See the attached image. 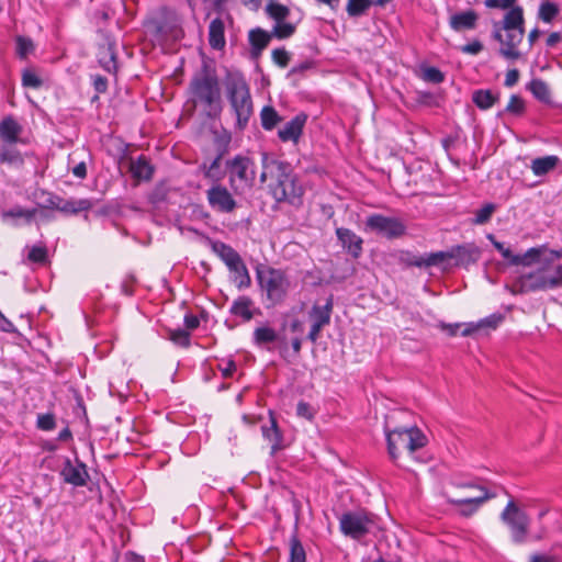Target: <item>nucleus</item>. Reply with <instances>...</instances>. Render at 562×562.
Listing matches in <instances>:
<instances>
[{"label":"nucleus","mask_w":562,"mask_h":562,"mask_svg":"<svg viewBox=\"0 0 562 562\" xmlns=\"http://www.w3.org/2000/svg\"><path fill=\"white\" fill-rule=\"evenodd\" d=\"M189 90L198 102L210 109L209 116L215 117L222 112L221 87L215 68L204 63L192 77Z\"/></svg>","instance_id":"1"},{"label":"nucleus","mask_w":562,"mask_h":562,"mask_svg":"<svg viewBox=\"0 0 562 562\" xmlns=\"http://www.w3.org/2000/svg\"><path fill=\"white\" fill-rule=\"evenodd\" d=\"M224 85L227 100L236 115V128L244 131L254 113L249 85L240 72L227 74Z\"/></svg>","instance_id":"2"},{"label":"nucleus","mask_w":562,"mask_h":562,"mask_svg":"<svg viewBox=\"0 0 562 562\" xmlns=\"http://www.w3.org/2000/svg\"><path fill=\"white\" fill-rule=\"evenodd\" d=\"M387 453L394 463H397L401 450H407L412 458L414 453L427 445V437L416 426L395 427L391 429L386 424L384 427Z\"/></svg>","instance_id":"3"},{"label":"nucleus","mask_w":562,"mask_h":562,"mask_svg":"<svg viewBox=\"0 0 562 562\" xmlns=\"http://www.w3.org/2000/svg\"><path fill=\"white\" fill-rule=\"evenodd\" d=\"M256 279L260 290L266 293L269 302L267 307L276 306L284 301L290 281L283 270L259 265L256 268Z\"/></svg>","instance_id":"4"},{"label":"nucleus","mask_w":562,"mask_h":562,"mask_svg":"<svg viewBox=\"0 0 562 562\" xmlns=\"http://www.w3.org/2000/svg\"><path fill=\"white\" fill-rule=\"evenodd\" d=\"M375 515L364 509L348 510L339 517L341 533L353 540H361L375 527Z\"/></svg>","instance_id":"5"},{"label":"nucleus","mask_w":562,"mask_h":562,"mask_svg":"<svg viewBox=\"0 0 562 562\" xmlns=\"http://www.w3.org/2000/svg\"><path fill=\"white\" fill-rule=\"evenodd\" d=\"M180 25V18L177 11L168 5L159 7L149 18L144 22V26L148 32L160 38L172 34Z\"/></svg>","instance_id":"6"},{"label":"nucleus","mask_w":562,"mask_h":562,"mask_svg":"<svg viewBox=\"0 0 562 562\" xmlns=\"http://www.w3.org/2000/svg\"><path fill=\"white\" fill-rule=\"evenodd\" d=\"M501 520L509 528L514 543L521 544L526 542L530 519L513 499L507 503L501 513Z\"/></svg>","instance_id":"7"},{"label":"nucleus","mask_w":562,"mask_h":562,"mask_svg":"<svg viewBox=\"0 0 562 562\" xmlns=\"http://www.w3.org/2000/svg\"><path fill=\"white\" fill-rule=\"evenodd\" d=\"M366 232L373 233L389 240L401 238L406 234V225L398 217L371 214L364 222Z\"/></svg>","instance_id":"8"},{"label":"nucleus","mask_w":562,"mask_h":562,"mask_svg":"<svg viewBox=\"0 0 562 562\" xmlns=\"http://www.w3.org/2000/svg\"><path fill=\"white\" fill-rule=\"evenodd\" d=\"M269 193L277 204L288 203L294 209L303 205L304 188L299 183L297 176L286 180L281 186H268Z\"/></svg>","instance_id":"9"},{"label":"nucleus","mask_w":562,"mask_h":562,"mask_svg":"<svg viewBox=\"0 0 562 562\" xmlns=\"http://www.w3.org/2000/svg\"><path fill=\"white\" fill-rule=\"evenodd\" d=\"M516 285L519 288L520 293H528L557 289L559 288V282L555 279H549V274L542 266L533 272L521 274Z\"/></svg>","instance_id":"10"},{"label":"nucleus","mask_w":562,"mask_h":562,"mask_svg":"<svg viewBox=\"0 0 562 562\" xmlns=\"http://www.w3.org/2000/svg\"><path fill=\"white\" fill-rule=\"evenodd\" d=\"M206 200L210 207L217 213L229 214L238 206L229 190L220 182L206 190Z\"/></svg>","instance_id":"11"},{"label":"nucleus","mask_w":562,"mask_h":562,"mask_svg":"<svg viewBox=\"0 0 562 562\" xmlns=\"http://www.w3.org/2000/svg\"><path fill=\"white\" fill-rule=\"evenodd\" d=\"M487 239L508 262L509 266H530L538 261L541 256V248L532 247L525 254L514 255L510 248L505 247L504 243L498 241L493 234L487 235Z\"/></svg>","instance_id":"12"},{"label":"nucleus","mask_w":562,"mask_h":562,"mask_svg":"<svg viewBox=\"0 0 562 562\" xmlns=\"http://www.w3.org/2000/svg\"><path fill=\"white\" fill-rule=\"evenodd\" d=\"M225 166L231 175V184H233L234 177H236L241 182L252 186L256 177L255 170L252 169L255 164L249 157L236 155L234 158L226 160Z\"/></svg>","instance_id":"13"},{"label":"nucleus","mask_w":562,"mask_h":562,"mask_svg":"<svg viewBox=\"0 0 562 562\" xmlns=\"http://www.w3.org/2000/svg\"><path fill=\"white\" fill-rule=\"evenodd\" d=\"M59 475L65 483L76 487L86 486L90 479L86 463L78 458H76V464L69 458H65Z\"/></svg>","instance_id":"14"},{"label":"nucleus","mask_w":562,"mask_h":562,"mask_svg":"<svg viewBox=\"0 0 562 562\" xmlns=\"http://www.w3.org/2000/svg\"><path fill=\"white\" fill-rule=\"evenodd\" d=\"M497 496L496 493L484 491V494L474 497L468 498H452L447 496V503L459 506V515L462 517H471L474 515L479 508L488 499L495 498Z\"/></svg>","instance_id":"15"},{"label":"nucleus","mask_w":562,"mask_h":562,"mask_svg":"<svg viewBox=\"0 0 562 562\" xmlns=\"http://www.w3.org/2000/svg\"><path fill=\"white\" fill-rule=\"evenodd\" d=\"M453 266L468 268L479 261L481 249L473 243H465L451 247Z\"/></svg>","instance_id":"16"},{"label":"nucleus","mask_w":562,"mask_h":562,"mask_svg":"<svg viewBox=\"0 0 562 562\" xmlns=\"http://www.w3.org/2000/svg\"><path fill=\"white\" fill-rule=\"evenodd\" d=\"M505 32V46L499 47L498 54L508 60H517L521 58V53L518 50V46L524 40L525 27L510 29Z\"/></svg>","instance_id":"17"},{"label":"nucleus","mask_w":562,"mask_h":562,"mask_svg":"<svg viewBox=\"0 0 562 562\" xmlns=\"http://www.w3.org/2000/svg\"><path fill=\"white\" fill-rule=\"evenodd\" d=\"M307 119L308 116L304 112L296 114L278 131V137L284 143L293 142L297 144L303 134Z\"/></svg>","instance_id":"18"},{"label":"nucleus","mask_w":562,"mask_h":562,"mask_svg":"<svg viewBox=\"0 0 562 562\" xmlns=\"http://www.w3.org/2000/svg\"><path fill=\"white\" fill-rule=\"evenodd\" d=\"M336 236L342 248L355 259H358L363 251V239L349 228H336Z\"/></svg>","instance_id":"19"},{"label":"nucleus","mask_w":562,"mask_h":562,"mask_svg":"<svg viewBox=\"0 0 562 562\" xmlns=\"http://www.w3.org/2000/svg\"><path fill=\"white\" fill-rule=\"evenodd\" d=\"M536 262H542L549 279H555L559 282V288H562V256L555 251H547L541 248L540 259Z\"/></svg>","instance_id":"20"},{"label":"nucleus","mask_w":562,"mask_h":562,"mask_svg":"<svg viewBox=\"0 0 562 562\" xmlns=\"http://www.w3.org/2000/svg\"><path fill=\"white\" fill-rule=\"evenodd\" d=\"M272 36L269 32L261 27H256L249 31L248 41L250 44L251 59H258L262 52L268 47Z\"/></svg>","instance_id":"21"},{"label":"nucleus","mask_w":562,"mask_h":562,"mask_svg":"<svg viewBox=\"0 0 562 562\" xmlns=\"http://www.w3.org/2000/svg\"><path fill=\"white\" fill-rule=\"evenodd\" d=\"M505 319V316L502 313H493L476 323H467L464 324V329L461 331V336L468 337L472 336L481 329H496L501 323Z\"/></svg>","instance_id":"22"},{"label":"nucleus","mask_w":562,"mask_h":562,"mask_svg":"<svg viewBox=\"0 0 562 562\" xmlns=\"http://www.w3.org/2000/svg\"><path fill=\"white\" fill-rule=\"evenodd\" d=\"M252 339H254V344L259 347L280 340L281 341L280 353L282 355L284 351L288 350V344L285 341V337H280L277 334V331L269 326L257 327L254 330Z\"/></svg>","instance_id":"23"},{"label":"nucleus","mask_w":562,"mask_h":562,"mask_svg":"<svg viewBox=\"0 0 562 562\" xmlns=\"http://www.w3.org/2000/svg\"><path fill=\"white\" fill-rule=\"evenodd\" d=\"M22 125L12 116L7 115L0 122V139L3 144L18 143Z\"/></svg>","instance_id":"24"},{"label":"nucleus","mask_w":562,"mask_h":562,"mask_svg":"<svg viewBox=\"0 0 562 562\" xmlns=\"http://www.w3.org/2000/svg\"><path fill=\"white\" fill-rule=\"evenodd\" d=\"M477 20L479 14L474 10H467L452 14L449 20V25L456 32L474 30L476 27Z\"/></svg>","instance_id":"25"},{"label":"nucleus","mask_w":562,"mask_h":562,"mask_svg":"<svg viewBox=\"0 0 562 562\" xmlns=\"http://www.w3.org/2000/svg\"><path fill=\"white\" fill-rule=\"evenodd\" d=\"M334 308V295L330 294L326 299L324 305L314 304L308 313L314 324L325 327L330 324L331 313Z\"/></svg>","instance_id":"26"},{"label":"nucleus","mask_w":562,"mask_h":562,"mask_svg":"<svg viewBox=\"0 0 562 562\" xmlns=\"http://www.w3.org/2000/svg\"><path fill=\"white\" fill-rule=\"evenodd\" d=\"M209 240L212 250L224 261L228 269L243 261L240 255L232 246L218 240Z\"/></svg>","instance_id":"27"},{"label":"nucleus","mask_w":562,"mask_h":562,"mask_svg":"<svg viewBox=\"0 0 562 562\" xmlns=\"http://www.w3.org/2000/svg\"><path fill=\"white\" fill-rule=\"evenodd\" d=\"M209 44L213 49L221 50L225 47V25L221 18H215L209 25Z\"/></svg>","instance_id":"28"},{"label":"nucleus","mask_w":562,"mask_h":562,"mask_svg":"<svg viewBox=\"0 0 562 562\" xmlns=\"http://www.w3.org/2000/svg\"><path fill=\"white\" fill-rule=\"evenodd\" d=\"M16 143L0 145V164L8 165L13 168H21L24 165V157L15 147Z\"/></svg>","instance_id":"29"},{"label":"nucleus","mask_w":562,"mask_h":562,"mask_svg":"<svg viewBox=\"0 0 562 562\" xmlns=\"http://www.w3.org/2000/svg\"><path fill=\"white\" fill-rule=\"evenodd\" d=\"M130 170L135 179L142 181H149L155 172L154 166L145 155H140L135 161H132Z\"/></svg>","instance_id":"30"},{"label":"nucleus","mask_w":562,"mask_h":562,"mask_svg":"<svg viewBox=\"0 0 562 562\" xmlns=\"http://www.w3.org/2000/svg\"><path fill=\"white\" fill-rule=\"evenodd\" d=\"M272 166V182L269 186H281L289 179L296 177L290 162L284 160L273 159Z\"/></svg>","instance_id":"31"},{"label":"nucleus","mask_w":562,"mask_h":562,"mask_svg":"<svg viewBox=\"0 0 562 562\" xmlns=\"http://www.w3.org/2000/svg\"><path fill=\"white\" fill-rule=\"evenodd\" d=\"M498 23L502 25L504 31L525 27L524 8L521 5L513 7L505 13L503 20L498 21Z\"/></svg>","instance_id":"32"},{"label":"nucleus","mask_w":562,"mask_h":562,"mask_svg":"<svg viewBox=\"0 0 562 562\" xmlns=\"http://www.w3.org/2000/svg\"><path fill=\"white\" fill-rule=\"evenodd\" d=\"M262 435L271 445V454L282 449V432L279 429L277 419L270 414V426H262Z\"/></svg>","instance_id":"33"},{"label":"nucleus","mask_w":562,"mask_h":562,"mask_svg":"<svg viewBox=\"0 0 562 562\" xmlns=\"http://www.w3.org/2000/svg\"><path fill=\"white\" fill-rule=\"evenodd\" d=\"M252 304L254 302L249 296H239L233 302L229 313L241 317L245 322H249L254 317V313L250 310Z\"/></svg>","instance_id":"34"},{"label":"nucleus","mask_w":562,"mask_h":562,"mask_svg":"<svg viewBox=\"0 0 562 562\" xmlns=\"http://www.w3.org/2000/svg\"><path fill=\"white\" fill-rule=\"evenodd\" d=\"M233 273L232 281L238 290L248 289L251 285V278L244 261L228 269Z\"/></svg>","instance_id":"35"},{"label":"nucleus","mask_w":562,"mask_h":562,"mask_svg":"<svg viewBox=\"0 0 562 562\" xmlns=\"http://www.w3.org/2000/svg\"><path fill=\"white\" fill-rule=\"evenodd\" d=\"M424 268L442 267L446 268L452 260L451 248L446 251H436L423 255Z\"/></svg>","instance_id":"36"},{"label":"nucleus","mask_w":562,"mask_h":562,"mask_svg":"<svg viewBox=\"0 0 562 562\" xmlns=\"http://www.w3.org/2000/svg\"><path fill=\"white\" fill-rule=\"evenodd\" d=\"M222 159L214 157V159L206 164L205 161L200 165L205 179L213 181L214 183L220 182L225 177V170L221 168Z\"/></svg>","instance_id":"37"},{"label":"nucleus","mask_w":562,"mask_h":562,"mask_svg":"<svg viewBox=\"0 0 562 562\" xmlns=\"http://www.w3.org/2000/svg\"><path fill=\"white\" fill-rule=\"evenodd\" d=\"M261 126L265 131H272L283 121V117L271 105H265L260 111Z\"/></svg>","instance_id":"38"},{"label":"nucleus","mask_w":562,"mask_h":562,"mask_svg":"<svg viewBox=\"0 0 562 562\" xmlns=\"http://www.w3.org/2000/svg\"><path fill=\"white\" fill-rule=\"evenodd\" d=\"M560 159L558 156H544L532 160L531 170L536 176H544L557 167Z\"/></svg>","instance_id":"39"},{"label":"nucleus","mask_w":562,"mask_h":562,"mask_svg":"<svg viewBox=\"0 0 562 562\" xmlns=\"http://www.w3.org/2000/svg\"><path fill=\"white\" fill-rule=\"evenodd\" d=\"M92 207V203L90 200L81 199V200H67L63 202H58L57 209L58 211L65 214H77L81 211H88Z\"/></svg>","instance_id":"40"},{"label":"nucleus","mask_w":562,"mask_h":562,"mask_svg":"<svg viewBox=\"0 0 562 562\" xmlns=\"http://www.w3.org/2000/svg\"><path fill=\"white\" fill-rule=\"evenodd\" d=\"M472 101L479 109L488 110L498 101V94H494L488 89H480L473 92Z\"/></svg>","instance_id":"41"},{"label":"nucleus","mask_w":562,"mask_h":562,"mask_svg":"<svg viewBox=\"0 0 562 562\" xmlns=\"http://www.w3.org/2000/svg\"><path fill=\"white\" fill-rule=\"evenodd\" d=\"M527 88L538 101L542 103L551 102L550 89L542 79H532Z\"/></svg>","instance_id":"42"},{"label":"nucleus","mask_w":562,"mask_h":562,"mask_svg":"<svg viewBox=\"0 0 562 562\" xmlns=\"http://www.w3.org/2000/svg\"><path fill=\"white\" fill-rule=\"evenodd\" d=\"M560 13V8L557 3L544 0L540 3L538 9V19L544 23H551Z\"/></svg>","instance_id":"43"},{"label":"nucleus","mask_w":562,"mask_h":562,"mask_svg":"<svg viewBox=\"0 0 562 562\" xmlns=\"http://www.w3.org/2000/svg\"><path fill=\"white\" fill-rule=\"evenodd\" d=\"M169 192L170 186L168 182L165 180L159 181L149 193L148 201L153 205H159L167 201Z\"/></svg>","instance_id":"44"},{"label":"nucleus","mask_w":562,"mask_h":562,"mask_svg":"<svg viewBox=\"0 0 562 562\" xmlns=\"http://www.w3.org/2000/svg\"><path fill=\"white\" fill-rule=\"evenodd\" d=\"M371 5H374L373 0H348L346 11L349 16L358 18L363 15Z\"/></svg>","instance_id":"45"},{"label":"nucleus","mask_w":562,"mask_h":562,"mask_svg":"<svg viewBox=\"0 0 562 562\" xmlns=\"http://www.w3.org/2000/svg\"><path fill=\"white\" fill-rule=\"evenodd\" d=\"M496 209L497 205L495 203H485L481 209L475 211V216L471 220V223L474 225L487 224L491 221Z\"/></svg>","instance_id":"46"},{"label":"nucleus","mask_w":562,"mask_h":562,"mask_svg":"<svg viewBox=\"0 0 562 562\" xmlns=\"http://www.w3.org/2000/svg\"><path fill=\"white\" fill-rule=\"evenodd\" d=\"M290 557L289 562H306V552L296 535L290 539Z\"/></svg>","instance_id":"47"},{"label":"nucleus","mask_w":562,"mask_h":562,"mask_svg":"<svg viewBox=\"0 0 562 562\" xmlns=\"http://www.w3.org/2000/svg\"><path fill=\"white\" fill-rule=\"evenodd\" d=\"M266 12L271 19L276 21V23H278L285 21L290 14V9L281 3L270 2L266 7Z\"/></svg>","instance_id":"48"},{"label":"nucleus","mask_w":562,"mask_h":562,"mask_svg":"<svg viewBox=\"0 0 562 562\" xmlns=\"http://www.w3.org/2000/svg\"><path fill=\"white\" fill-rule=\"evenodd\" d=\"M296 31V25L282 21L274 24L271 36L277 37L278 40H286L290 38Z\"/></svg>","instance_id":"49"},{"label":"nucleus","mask_w":562,"mask_h":562,"mask_svg":"<svg viewBox=\"0 0 562 562\" xmlns=\"http://www.w3.org/2000/svg\"><path fill=\"white\" fill-rule=\"evenodd\" d=\"M35 198L43 199L42 201L37 202V205L42 209L56 210L58 202H63V199L59 195L43 190L40 191V193H35Z\"/></svg>","instance_id":"50"},{"label":"nucleus","mask_w":562,"mask_h":562,"mask_svg":"<svg viewBox=\"0 0 562 562\" xmlns=\"http://www.w3.org/2000/svg\"><path fill=\"white\" fill-rule=\"evenodd\" d=\"M27 260L34 263L45 265L48 261V252L46 246H32L27 255Z\"/></svg>","instance_id":"51"},{"label":"nucleus","mask_w":562,"mask_h":562,"mask_svg":"<svg viewBox=\"0 0 562 562\" xmlns=\"http://www.w3.org/2000/svg\"><path fill=\"white\" fill-rule=\"evenodd\" d=\"M22 86L25 88L40 89L43 80L37 76L34 69L25 68L22 71Z\"/></svg>","instance_id":"52"},{"label":"nucleus","mask_w":562,"mask_h":562,"mask_svg":"<svg viewBox=\"0 0 562 562\" xmlns=\"http://www.w3.org/2000/svg\"><path fill=\"white\" fill-rule=\"evenodd\" d=\"M169 339L180 346L188 348L191 344L190 340V333L187 329L183 328H177V329H169L168 330Z\"/></svg>","instance_id":"53"},{"label":"nucleus","mask_w":562,"mask_h":562,"mask_svg":"<svg viewBox=\"0 0 562 562\" xmlns=\"http://www.w3.org/2000/svg\"><path fill=\"white\" fill-rule=\"evenodd\" d=\"M15 43L16 54L21 59L26 58L29 54L34 52V43L30 37L20 35L16 37Z\"/></svg>","instance_id":"54"},{"label":"nucleus","mask_w":562,"mask_h":562,"mask_svg":"<svg viewBox=\"0 0 562 562\" xmlns=\"http://www.w3.org/2000/svg\"><path fill=\"white\" fill-rule=\"evenodd\" d=\"M423 256H416L413 252L406 250L401 251L398 256V262L407 268L417 267L424 268Z\"/></svg>","instance_id":"55"},{"label":"nucleus","mask_w":562,"mask_h":562,"mask_svg":"<svg viewBox=\"0 0 562 562\" xmlns=\"http://www.w3.org/2000/svg\"><path fill=\"white\" fill-rule=\"evenodd\" d=\"M36 212L37 210L36 209H32V210H26V209H23L21 206H15V207H12L8 211H4L2 216L3 217H12V218H20V217H23L25 218L26 221H31L34 218V216L36 215Z\"/></svg>","instance_id":"56"},{"label":"nucleus","mask_w":562,"mask_h":562,"mask_svg":"<svg viewBox=\"0 0 562 562\" xmlns=\"http://www.w3.org/2000/svg\"><path fill=\"white\" fill-rule=\"evenodd\" d=\"M36 427L44 431H49L56 427V418L53 413L38 414L36 419Z\"/></svg>","instance_id":"57"},{"label":"nucleus","mask_w":562,"mask_h":562,"mask_svg":"<svg viewBox=\"0 0 562 562\" xmlns=\"http://www.w3.org/2000/svg\"><path fill=\"white\" fill-rule=\"evenodd\" d=\"M505 110L510 114L519 116L525 112V102L519 95L513 94Z\"/></svg>","instance_id":"58"},{"label":"nucleus","mask_w":562,"mask_h":562,"mask_svg":"<svg viewBox=\"0 0 562 562\" xmlns=\"http://www.w3.org/2000/svg\"><path fill=\"white\" fill-rule=\"evenodd\" d=\"M271 57L273 63L281 68H285L291 60V54L283 47L273 49Z\"/></svg>","instance_id":"59"},{"label":"nucleus","mask_w":562,"mask_h":562,"mask_svg":"<svg viewBox=\"0 0 562 562\" xmlns=\"http://www.w3.org/2000/svg\"><path fill=\"white\" fill-rule=\"evenodd\" d=\"M423 79L431 83H441L445 80V75L436 67H427L423 71Z\"/></svg>","instance_id":"60"},{"label":"nucleus","mask_w":562,"mask_h":562,"mask_svg":"<svg viewBox=\"0 0 562 562\" xmlns=\"http://www.w3.org/2000/svg\"><path fill=\"white\" fill-rule=\"evenodd\" d=\"M274 158L270 157L267 153H262L261 155V165H262V172L260 175V182L265 183L270 177L272 179V166L271 162Z\"/></svg>","instance_id":"61"},{"label":"nucleus","mask_w":562,"mask_h":562,"mask_svg":"<svg viewBox=\"0 0 562 562\" xmlns=\"http://www.w3.org/2000/svg\"><path fill=\"white\" fill-rule=\"evenodd\" d=\"M296 415L307 420H312L314 418L315 411L307 402L300 401L296 406Z\"/></svg>","instance_id":"62"},{"label":"nucleus","mask_w":562,"mask_h":562,"mask_svg":"<svg viewBox=\"0 0 562 562\" xmlns=\"http://www.w3.org/2000/svg\"><path fill=\"white\" fill-rule=\"evenodd\" d=\"M216 150L217 154L215 157L223 159L225 155L228 153L229 149V143H231V136H224V137H216Z\"/></svg>","instance_id":"63"},{"label":"nucleus","mask_w":562,"mask_h":562,"mask_svg":"<svg viewBox=\"0 0 562 562\" xmlns=\"http://www.w3.org/2000/svg\"><path fill=\"white\" fill-rule=\"evenodd\" d=\"M416 101L419 104L428 105V106H431V105L436 104L435 95L431 92H428V91H417L416 92Z\"/></svg>","instance_id":"64"}]
</instances>
